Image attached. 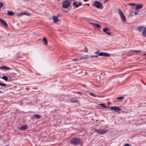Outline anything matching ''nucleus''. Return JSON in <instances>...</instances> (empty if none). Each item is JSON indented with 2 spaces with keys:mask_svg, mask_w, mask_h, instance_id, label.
I'll return each mask as SVG.
<instances>
[{
  "mask_svg": "<svg viewBox=\"0 0 146 146\" xmlns=\"http://www.w3.org/2000/svg\"><path fill=\"white\" fill-rule=\"evenodd\" d=\"M109 0H106L105 1H104V3H106L107 1H108Z\"/></svg>",
  "mask_w": 146,
  "mask_h": 146,
  "instance_id": "44",
  "label": "nucleus"
},
{
  "mask_svg": "<svg viewBox=\"0 0 146 146\" xmlns=\"http://www.w3.org/2000/svg\"><path fill=\"white\" fill-rule=\"evenodd\" d=\"M109 30V29L108 28H105L104 29H103V31L104 33H107L106 32L107 31H108Z\"/></svg>",
  "mask_w": 146,
  "mask_h": 146,
  "instance_id": "28",
  "label": "nucleus"
},
{
  "mask_svg": "<svg viewBox=\"0 0 146 146\" xmlns=\"http://www.w3.org/2000/svg\"><path fill=\"white\" fill-rule=\"evenodd\" d=\"M0 22L5 27H7L8 26L7 24L5 21L1 18H0Z\"/></svg>",
  "mask_w": 146,
  "mask_h": 146,
  "instance_id": "10",
  "label": "nucleus"
},
{
  "mask_svg": "<svg viewBox=\"0 0 146 146\" xmlns=\"http://www.w3.org/2000/svg\"><path fill=\"white\" fill-rule=\"evenodd\" d=\"M109 131V129H104L102 130L98 129H94V131L98 132V133L100 134H104L107 133Z\"/></svg>",
  "mask_w": 146,
  "mask_h": 146,
  "instance_id": "4",
  "label": "nucleus"
},
{
  "mask_svg": "<svg viewBox=\"0 0 146 146\" xmlns=\"http://www.w3.org/2000/svg\"><path fill=\"white\" fill-rule=\"evenodd\" d=\"M120 17L123 22H126V19L124 15L122 16H121Z\"/></svg>",
  "mask_w": 146,
  "mask_h": 146,
  "instance_id": "20",
  "label": "nucleus"
},
{
  "mask_svg": "<svg viewBox=\"0 0 146 146\" xmlns=\"http://www.w3.org/2000/svg\"><path fill=\"white\" fill-rule=\"evenodd\" d=\"M99 105L102 106L103 107L105 108H109V107L107 106H106L105 104L103 103H101Z\"/></svg>",
  "mask_w": 146,
  "mask_h": 146,
  "instance_id": "26",
  "label": "nucleus"
},
{
  "mask_svg": "<svg viewBox=\"0 0 146 146\" xmlns=\"http://www.w3.org/2000/svg\"><path fill=\"white\" fill-rule=\"evenodd\" d=\"M136 4L134 3H129L128 4V5L130 6H134L135 5H136Z\"/></svg>",
  "mask_w": 146,
  "mask_h": 146,
  "instance_id": "30",
  "label": "nucleus"
},
{
  "mask_svg": "<svg viewBox=\"0 0 146 146\" xmlns=\"http://www.w3.org/2000/svg\"><path fill=\"white\" fill-rule=\"evenodd\" d=\"M120 17L123 22H126V19L124 15L122 16H121Z\"/></svg>",
  "mask_w": 146,
  "mask_h": 146,
  "instance_id": "19",
  "label": "nucleus"
},
{
  "mask_svg": "<svg viewBox=\"0 0 146 146\" xmlns=\"http://www.w3.org/2000/svg\"><path fill=\"white\" fill-rule=\"evenodd\" d=\"M70 143L72 145H82V141L80 138L74 137L70 140Z\"/></svg>",
  "mask_w": 146,
  "mask_h": 146,
  "instance_id": "1",
  "label": "nucleus"
},
{
  "mask_svg": "<svg viewBox=\"0 0 146 146\" xmlns=\"http://www.w3.org/2000/svg\"><path fill=\"white\" fill-rule=\"evenodd\" d=\"M5 69L6 70H10L11 69L10 68L6 66L0 67V69Z\"/></svg>",
  "mask_w": 146,
  "mask_h": 146,
  "instance_id": "14",
  "label": "nucleus"
},
{
  "mask_svg": "<svg viewBox=\"0 0 146 146\" xmlns=\"http://www.w3.org/2000/svg\"><path fill=\"white\" fill-rule=\"evenodd\" d=\"M106 33L108 35H111V33L110 32H107V33Z\"/></svg>",
  "mask_w": 146,
  "mask_h": 146,
  "instance_id": "43",
  "label": "nucleus"
},
{
  "mask_svg": "<svg viewBox=\"0 0 146 146\" xmlns=\"http://www.w3.org/2000/svg\"><path fill=\"white\" fill-rule=\"evenodd\" d=\"M110 110H114L115 112H118L121 111V109L118 106H111L109 107Z\"/></svg>",
  "mask_w": 146,
  "mask_h": 146,
  "instance_id": "5",
  "label": "nucleus"
},
{
  "mask_svg": "<svg viewBox=\"0 0 146 146\" xmlns=\"http://www.w3.org/2000/svg\"><path fill=\"white\" fill-rule=\"evenodd\" d=\"M21 58V57H18L17 58Z\"/></svg>",
  "mask_w": 146,
  "mask_h": 146,
  "instance_id": "47",
  "label": "nucleus"
},
{
  "mask_svg": "<svg viewBox=\"0 0 146 146\" xmlns=\"http://www.w3.org/2000/svg\"><path fill=\"white\" fill-rule=\"evenodd\" d=\"M0 86H6V84H3L0 83Z\"/></svg>",
  "mask_w": 146,
  "mask_h": 146,
  "instance_id": "35",
  "label": "nucleus"
},
{
  "mask_svg": "<svg viewBox=\"0 0 146 146\" xmlns=\"http://www.w3.org/2000/svg\"><path fill=\"white\" fill-rule=\"evenodd\" d=\"M84 1V2H87L89 0H83Z\"/></svg>",
  "mask_w": 146,
  "mask_h": 146,
  "instance_id": "45",
  "label": "nucleus"
},
{
  "mask_svg": "<svg viewBox=\"0 0 146 146\" xmlns=\"http://www.w3.org/2000/svg\"><path fill=\"white\" fill-rule=\"evenodd\" d=\"M14 12L11 11H8L7 15L9 16H12L14 15Z\"/></svg>",
  "mask_w": 146,
  "mask_h": 146,
  "instance_id": "21",
  "label": "nucleus"
},
{
  "mask_svg": "<svg viewBox=\"0 0 146 146\" xmlns=\"http://www.w3.org/2000/svg\"><path fill=\"white\" fill-rule=\"evenodd\" d=\"M98 56H99V54L98 55H93V56H91V57H92V58H93V57L97 58Z\"/></svg>",
  "mask_w": 146,
  "mask_h": 146,
  "instance_id": "32",
  "label": "nucleus"
},
{
  "mask_svg": "<svg viewBox=\"0 0 146 146\" xmlns=\"http://www.w3.org/2000/svg\"><path fill=\"white\" fill-rule=\"evenodd\" d=\"M118 11L119 13V14L120 16V17L121 16H122L123 15H124V13L122 10L120 9H119L118 10Z\"/></svg>",
  "mask_w": 146,
  "mask_h": 146,
  "instance_id": "17",
  "label": "nucleus"
},
{
  "mask_svg": "<svg viewBox=\"0 0 146 146\" xmlns=\"http://www.w3.org/2000/svg\"><path fill=\"white\" fill-rule=\"evenodd\" d=\"M95 6L97 8L99 9H102L103 8V5L100 1H96L93 3V4L92 5V6L94 7Z\"/></svg>",
  "mask_w": 146,
  "mask_h": 146,
  "instance_id": "2",
  "label": "nucleus"
},
{
  "mask_svg": "<svg viewBox=\"0 0 146 146\" xmlns=\"http://www.w3.org/2000/svg\"><path fill=\"white\" fill-rule=\"evenodd\" d=\"M124 146H132L131 145L129 144H125Z\"/></svg>",
  "mask_w": 146,
  "mask_h": 146,
  "instance_id": "40",
  "label": "nucleus"
},
{
  "mask_svg": "<svg viewBox=\"0 0 146 146\" xmlns=\"http://www.w3.org/2000/svg\"><path fill=\"white\" fill-rule=\"evenodd\" d=\"M53 19L54 21V23H56L58 21V17L56 16H53Z\"/></svg>",
  "mask_w": 146,
  "mask_h": 146,
  "instance_id": "22",
  "label": "nucleus"
},
{
  "mask_svg": "<svg viewBox=\"0 0 146 146\" xmlns=\"http://www.w3.org/2000/svg\"><path fill=\"white\" fill-rule=\"evenodd\" d=\"M84 52H88V50L87 48L86 47H85L84 50Z\"/></svg>",
  "mask_w": 146,
  "mask_h": 146,
  "instance_id": "36",
  "label": "nucleus"
},
{
  "mask_svg": "<svg viewBox=\"0 0 146 146\" xmlns=\"http://www.w3.org/2000/svg\"><path fill=\"white\" fill-rule=\"evenodd\" d=\"M5 146H9L8 145H5Z\"/></svg>",
  "mask_w": 146,
  "mask_h": 146,
  "instance_id": "48",
  "label": "nucleus"
},
{
  "mask_svg": "<svg viewBox=\"0 0 146 146\" xmlns=\"http://www.w3.org/2000/svg\"><path fill=\"white\" fill-rule=\"evenodd\" d=\"M135 10V12L134 14L135 15H137L138 14L139 11H138L137 10H137Z\"/></svg>",
  "mask_w": 146,
  "mask_h": 146,
  "instance_id": "33",
  "label": "nucleus"
},
{
  "mask_svg": "<svg viewBox=\"0 0 146 146\" xmlns=\"http://www.w3.org/2000/svg\"><path fill=\"white\" fill-rule=\"evenodd\" d=\"M136 7L135 10H137L139 11L140 9H142L143 7V5L141 4H136Z\"/></svg>",
  "mask_w": 146,
  "mask_h": 146,
  "instance_id": "8",
  "label": "nucleus"
},
{
  "mask_svg": "<svg viewBox=\"0 0 146 146\" xmlns=\"http://www.w3.org/2000/svg\"><path fill=\"white\" fill-rule=\"evenodd\" d=\"M133 52H134L138 53L141 52L140 50H133Z\"/></svg>",
  "mask_w": 146,
  "mask_h": 146,
  "instance_id": "34",
  "label": "nucleus"
},
{
  "mask_svg": "<svg viewBox=\"0 0 146 146\" xmlns=\"http://www.w3.org/2000/svg\"><path fill=\"white\" fill-rule=\"evenodd\" d=\"M89 58V57H81L79 58V60H82V59H87Z\"/></svg>",
  "mask_w": 146,
  "mask_h": 146,
  "instance_id": "29",
  "label": "nucleus"
},
{
  "mask_svg": "<svg viewBox=\"0 0 146 146\" xmlns=\"http://www.w3.org/2000/svg\"><path fill=\"white\" fill-rule=\"evenodd\" d=\"M110 54L106 52H102L99 53V56H103L104 57H110Z\"/></svg>",
  "mask_w": 146,
  "mask_h": 146,
  "instance_id": "6",
  "label": "nucleus"
},
{
  "mask_svg": "<svg viewBox=\"0 0 146 146\" xmlns=\"http://www.w3.org/2000/svg\"><path fill=\"white\" fill-rule=\"evenodd\" d=\"M144 27L143 26H139L138 27L137 30L141 33L142 31V30Z\"/></svg>",
  "mask_w": 146,
  "mask_h": 146,
  "instance_id": "16",
  "label": "nucleus"
},
{
  "mask_svg": "<svg viewBox=\"0 0 146 146\" xmlns=\"http://www.w3.org/2000/svg\"><path fill=\"white\" fill-rule=\"evenodd\" d=\"M42 117V116L38 114H35L34 115L31 117L32 119L34 120L35 118L36 119H40Z\"/></svg>",
  "mask_w": 146,
  "mask_h": 146,
  "instance_id": "7",
  "label": "nucleus"
},
{
  "mask_svg": "<svg viewBox=\"0 0 146 146\" xmlns=\"http://www.w3.org/2000/svg\"><path fill=\"white\" fill-rule=\"evenodd\" d=\"M79 60V59H78L77 58H76L74 59L73 60L75 61H76L78 60Z\"/></svg>",
  "mask_w": 146,
  "mask_h": 146,
  "instance_id": "42",
  "label": "nucleus"
},
{
  "mask_svg": "<svg viewBox=\"0 0 146 146\" xmlns=\"http://www.w3.org/2000/svg\"><path fill=\"white\" fill-rule=\"evenodd\" d=\"M70 2L68 0L63 1L62 3V7L64 9H68L70 6Z\"/></svg>",
  "mask_w": 146,
  "mask_h": 146,
  "instance_id": "3",
  "label": "nucleus"
},
{
  "mask_svg": "<svg viewBox=\"0 0 146 146\" xmlns=\"http://www.w3.org/2000/svg\"><path fill=\"white\" fill-rule=\"evenodd\" d=\"M100 1H101L102 0H100Z\"/></svg>",
  "mask_w": 146,
  "mask_h": 146,
  "instance_id": "51",
  "label": "nucleus"
},
{
  "mask_svg": "<svg viewBox=\"0 0 146 146\" xmlns=\"http://www.w3.org/2000/svg\"><path fill=\"white\" fill-rule=\"evenodd\" d=\"M42 41L44 42V43L45 45L47 44V39L45 38L44 37Z\"/></svg>",
  "mask_w": 146,
  "mask_h": 146,
  "instance_id": "25",
  "label": "nucleus"
},
{
  "mask_svg": "<svg viewBox=\"0 0 146 146\" xmlns=\"http://www.w3.org/2000/svg\"><path fill=\"white\" fill-rule=\"evenodd\" d=\"M143 36L146 38V27L143 30L142 33Z\"/></svg>",
  "mask_w": 146,
  "mask_h": 146,
  "instance_id": "15",
  "label": "nucleus"
},
{
  "mask_svg": "<svg viewBox=\"0 0 146 146\" xmlns=\"http://www.w3.org/2000/svg\"><path fill=\"white\" fill-rule=\"evenodd\" d=\"M3 5V3L0 2V9H1V7H2Z\"/></svg>",
  "mask_w": 146,
  "mask_h": 146,
  "instance_id": "37",
  "label": "nucleus"
},
{
  "mask_svg": "<svg viewBox=\"0 0 146 146\" xmlns=\"http://www.w3.org/2000/svg\"><path fill=\"white\" fill-rule=\"evenodd\" d=\"M77 93L78 94H80V95H82V94H81V92H77Z\"/></svg>",
  "mask_w": 146,
  "mask_h": 146,
  "instance_id": "41",
  "label": "nucleus"
},
{
  "mask_svg": "<svg viewBox=\"0 0 146 146\" xmlns=\"http://www.w3.org/2000/svg\"><path fill=\"white\" fill-rule=\"evenodd\" d=\"M70 102H78V101L76 100H70Z\"/></svg>",
  "mask_w": 146,
  "mask_h": 146,
  "instance_id": "31",
  "label": "nucleus"
},
{
  "mask_svg": "<svg viewBox=\"0 0 146 146\" xmlns=\"http://www.w3.org/2000/svg\"><path fill=\"white\" fill-rule=\"evenodd\" d=\"M8 77L5 76H4L2 77V78L5 81L9 82L10 81V80L8 79Z\"/></svg>",
  "mask_w": 146,
  "mask_h": 146,
  "instance_id": "18",
  "label": "nucleus"
},
{
  "mask_svg": "<svg viewBox=\"0 0 146 146\" xmlns=\"http://www.w3.org/2000/svg\"><path fill=\"white\" fill-rule=\"evenodd\" d=\"M58 0V1H59V0Z\"/></svg>",
  "mask_w": 146,
  "mask_h": 146,
  "instance_id": "50",
  "label": "nucleus"
},
{
  "mask_svg": "<svg viewBox=\"0 0 146 146\" xmlns=\"http://www.w3.org/2000/svg\"><path fill=\"white\" fill-rule=\"evenodd\" d=\"M144 55H146V54H144Z\"/></svg>",
  "mask_w": 146,
  "mask_h": 146,
  "instance_id": "49",
  "label": "nucleus"
},
{
  "mask_svg": "<svg viewBox=\"0 0 146 146\" xmlns=\"http://www.w3.org/2000/svg\"><path fill=\"white\" fill-rule=\"evenodd\" d=\"M23 15H26L29 16L30 15V14H28L27 13H21L19 14V16H20Z\"/></svg>",
  "mask_w": 146,
  "mask_h": 146,
  "instance_id": "23",
  "label": "nucleus"
},
{
  "mask_svg": "<svg viewBox=\"0 0 146 146\" xmlns=\"http://www.w3.org/2000/svg\"><path fill=\"white\" fill-rule=\"evenodd\" d=\"M0 22L5 27H7L8 26L7 24L5 21L1 18H0Z\"/></svg>",
  "mask_w": 146,
  "mask_h": 146,
  "instance_id": "12",
  "label": "nucleus"
},
{
  "mask_svg": "<svg viewBox=\"0 0 146 146\" xmlns=\"http://www.w3.org/2000/svg\"><path fill=\"white\" fill-rule=\"evenodd\" d=\"M3 93V92L2 91H0V93Z\"/></svg>",
  "mask_w": 146,
  "mask_h": 146,
  "instance_id": "46",
  "label": "nucleus"
},
{
  "mask_svg": "<svg viewBox=\"0 0 146 146\" xmlns=\"http://www.w3.org/2000/svg\"><path fill=\"white\" fill-rule=\"evenodd\" d=\"M100 52V50H98L97 51H96V52L95 53V54H98L99 53V52Z\"/></svg>",
  "mask_w": 146,
  "mask_h": 146,
  "instance_id": "39",
  "label": "nucleus"
},
{
  "mask_svg": "<svg viewBox=\"0 0 146 146\" xmlns=\"http://www.w3.org/2000/svg\"><path fill=\"white\" fill-rule=\"evenodd\" d=\"M0 22L5 27H7L8 26L7 24L5 21L1 18H0Z\"/></svg>",
  "mask_w": 146,
  "mask_h": 146,
  "instance_id": "11",
  "label": "nucleus"
},
{
  "mask_svg": "<svg viewBox=\"0 0 146 146\" xmlns=\"http://www.w3.org/2000/svg\"><path fill=\"white\" fill-rule=\"evenodd\" d=\"M27 128V126L26 125H24L22 126L20 128L21 130H25Z\"/></svg>",
  "mask_w": 146,
  "mask_h": 146,
  "instance_id": "24",
  "label": "nucleus"
},
{
  "mask_svg": "<svg viewBox=\"0 0 146 146\" xmlns=\"http://www.w3.org/2000/svg\"><path fill=\"white\" fill-rule=\"evenodd\" d=\"M124 99V97H121L118 98H117L116 99L118 100L119 101H121L123 100Z\"/></svg>",
  "mask_w": 146,
  "mask_h": 146,
  "instance_id": "27",
  "label": "nucleus"
},
{
  "mask_svg": "<svg viewBox=\"0 0 146 146\" xmlns=\"http://www.w3.org/2000/svg\"><path fill=\"white\" fill-rule=\"evenodd\" d=\"M77 2L76 1H74L73 3V5L76 8H77L79 6H81L82 5V3H79L78 4H76Z\"/></svg>",
  "mask_w": 146,
  "mask_h": 146,
  "instance_id": "9",
  "label": "nucleus"
},
{
  "mask_svg": "<svg viewBox=\"0 0 146 146\" xmlns=\"http://www.w3.org/2000/svg\"><path fill=\"white\" fill-rule=\"evenodd\" d=\"M91 24L93 26H95L97 28L100 29L101 28L100 25L98 24L95 23H91Z\"/></svg>",
  "mask_w": 146,
  "mask_h": 146,
  "instance_id": "13",
  "label": "nucleus"
},
{
  "mask_svg": "<svg viewBox=\"0 0 146 146\" xmlns=\"http://www.w3.org/2000/svg\"><path fill=\"white\" fill-rule=\"evenodd\" d=\"M90 95L92 96H93L94 97H95L96 96V95H95L93 94L92 93H90Z\"/></svg>",
  "mask_w": 146,
  "mask_h": 146,
  "instance_id": "38",
  "label": "nucleus"
}]
</instances>
